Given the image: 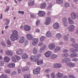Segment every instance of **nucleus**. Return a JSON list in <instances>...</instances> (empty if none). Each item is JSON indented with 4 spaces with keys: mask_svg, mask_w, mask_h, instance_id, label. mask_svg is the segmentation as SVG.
Here are the masks:
<instances>
[{
    "mask_svg": "<svg viewBox=\"0 0 78 78\" xmlns=\"http://www.w3.org/2000/svg\"><path fill=\"white\" fill-rule=\"evenodd\" d=\"M18 32L16 30H14L13 31L12 34L10 37V39L12 41H14L17 39H18L19 37L18 35Z\"/></svg>",
    "mask_w": 78,
    "mask_h": 78,
    "instance_id": "obj_1",
    "label": "nucleus"
},
{
    "mask_svg": "<svg viewBox=\"0 0 78 78\" xmlns=\"http://www.w3.org/2000/svg\"><path fill=\"white\" fill-rule=\"evenodd\" d=\"M40 70H41V68L39 67H37L33 70V72L34 74H35V75H38L40 73Z\"/></svg>",
    "mask_w": 78,
    "mask_h": 78,
    "instance_id": "obj_2",
    "label": "nucleus"
},
{
    "mask_svg": "<svg viewBox=\"0 0 78 78\" xmlns=\"http://www.w3.org/2000/svg\"><path fill=\"white\" fill-rule=\"evenodd\" d=\"M67 19L66 17H64L63 19V25L65 27H67L68 25V22H67Z\"/></svg>",
    "mask_w": 78,
    "mask_h": 78,
    "instance_id": "obj_3",
    "label": "nucleus"
},
{
    "mask_svg": "<svg viewBox=\"0 0 78 78\" xmlns=\"http://www.w3.org/2000/svg\"><path fill=\"white\" fill-rule=\"evenodd\" d=\"M39 58L37 55H36L33 58H30V60L31 61H34V62H36L38 60H39Z\"/></svg>",
    "mask_w": 78,
    "mask_h": 78,
    "instance_id": "obj_4",
    "label": "nucleus"
},
{
    "mask_svg": "<svg viewBox=\"0 0 78 78\" xmlns=\"http://www.w3.org/2000/svg\"><path fill=\"white\" fill-rule=\"evenodd\" d=\"M38 15L41 17H44L45 16V12L43 11H40L38 13Z\"/></svg>",
    "mask_w": 78,
    "mask_h": 78,
    "instance_id": "obj_5",
    "label": "nucleus"
},
{
    "mask_svg": "<svg viewBox=\"0 0 78 78\" xmlns=\"http://www.w3.org/2000/svg\"><path fill=\"white\" fill-rule=\"evenodd\" d=\"M38 42H39V40L37 38H34L32 42L33 45H36L37 44Z\"/></svg>",
    "mask_w": 78,
    "mask_h": 78,
    "instance_id": "obj_6",
    "label": "nucleus"
},
{
    "mask_svg": "<svg viewBox=\"0 0 78 78\" xmlns=\"http://www.w3.org/2000/svg\"><path fill=\"white\" fill-rule=\"evenodd\" d=\"M53 27L54 29L57 30L59 28V24L58 23H56L53 25Z\"/></svg>",
    "mask_w": 78,
    "mask_h": 78,
    "instance_id": "obj_7",
    "label": "nucleus"
},
{
    "mask_svg": "<svg viewBox=\"0 0 78 78\" xmlns=\"http://www.w3.org/2000/svg\"><path fill=\"white\" fill-rule=\"evenodd\" d=\"M48 47L50 50H53L55 48V44L54 43H52L49 44Z\"/></svg>",
    "mask_w": 78,
    "mask_h": 78,
    "instance_id": "obj_8",
    "label": "nucleus"
},
{
    "mask_svg": "<svg viewBox=\"0 0 78 78\" xmlns=\"http://www.w3.org/2000/svg\"><path fill=\"white\" fill-rule=\"evenodd\" d=\"M16 53L17 55H20L21 56L23 55V50L21 49H19L18 51H16Z\"/></svg>",
    "mask_w": 78,
    "mask_h": 78,
    "instance_id": "obj_9",
    "label": "nucleus"
},
{
    "mask_svg": "<svg viewBox=\"0 0 78 78\" xmlns=\"http://www.w3.org/2000/svg\"><path fill=\"white\" fill-rule=\"evenodd\" d=\"M24 30L27 31H28L31 30V27L28 25L24 26Z\"/></svg>",
    "mask_w": 78,
    "mask_h": 78,
    "instance_id": "obj_10",
    "label": "nucleus"
},
{
    "mask_svg": "<svg viewBox=\"0 0 78 78\" xmlns=\"http://www.w3.org/2000/svg\"><path fill=\"white\" fill-rule=\"evenodd\" d=\"M56 76L57 78H62L64 76V74L63 73H58L57 74Z\"/></svg>",
    "mask_w": 78,
    "mask_h": 78,
    "instance_id": "obj_11",
    "label": "nucleus"
},
{
    "mask_svg": "<svg viewBox=\"0 0 78 78\" xmlns=\"http://www.w3.org/2000/svg\"><path fill=\"white\" fill-rule=\"evenodd\" d=\"M75 28V26L73 25H71L69 26V31L72 32Z\"/></svg>",
    "mask_w": 78,
    "mask_h": 78,
    "instance_id": "obj_12",
    "label": "nucleus"
},
{
    "mask_svg": "<svg viewBox=\"0 0 78 78\" xmlns=\"http://www.w3.org/2000/svg\"><path fill=\"white\" fill-rule=\"evenodd\" d=\"M67 65L68 66V67H74V66H75V64L73 63L69 62L67 63Z\"/></svg>",
    "mask_w": 78,
    "mask_h": 78,
    "instance_id": "obj_13",
    "label": "nucleus"
},
{
    "mask_svg": "<svg viewBox=\"0 0 78 78\" xmlns=\"http://www.w3.org/2000/svg\"><path fill=\"white\" fill-rule=\"evenodd\" d=\"M71 18L74 20L76 18V13L75 12H73L71 14Z\"/></svg>",
    "mask_w": 78,
    "mask_h": 78,
    "instance_id": "obj_14",
    "label": "nucleus"
},
{
    "mask_svg": "<svg viewBox=\"0 0 78 78\" xmlns=\"http://www.w3.org/2000/svg\"><path fill=\"white\" fill-rule=\"evenodd\" d=\"M70 61V58H66L62 60V62H66L67 63V62H69Z\"/></svg>",
    "mask_w": 78,
    "mask_h": 78,
    "instance_id": "obj_15",
    "label": "nucleus"
},
{
    "mask_svg": "<svg viewBox=\"0 0 78 78\" xmlns=\"http://www.w3.org/2000/svg\"><path fill=\"white\" fill-rule=\"evenodd\" d=\"M45 56L46 57H49L50 56V55H51V52L50 51H47L45 53Z\"/></svg>",
    "mask_w": 78,
    "mask_h": 78,
    "instance_id": "obj_16",
    "label": "nucleus"
},
{
    "mask_svg": "<svg viewBox=\"0 0 78 78\" xmlns=\"http://www.w3.org/2000/svg\"><path fill=\"white\" fill-rule=\"evenodd\" d=\"M47 5V4H46V3L44 2L43 3H42L40 6L41 8H45V7H46V6Z\"/></svg>",
    "mask_w": 78,
    "mask_h": 78,
    "instance_id": "obj_17",
    "label": "nucleus"
},
{
    "mask_svg": "<svg viewBox=\"0 0 78 78\" xmlns=\"http://www.w3.org/2000/svg\"><path fill=\"white\" fill-rule=\"evenodd\" d=\"M5 53L6 54V55H10V56H12L13 55L12 52L11 51H6L5 52Z\"/></svg>",
    "mask_w": 78,
    "mask_h": 78,
    "instance_id": "obj_18",
    "label": "nucleus"
},
{
    "mask_svg": "<svg viewBox=\"0 0 78 78\" xmlns=\"http://www.w3.org/2000/svg\"><path fill=\"white\" fill-rule=\"evenodd\" d=\"M27 37L28 39H29V40H32V39H33L32 36L30 34H28L27 35Z\"/></svg>",
    "mask_w": 78,
    "mask_h": 78,
    "instance_id": "obj_19",
    "label": "nucleus"
},
{
    "mask_svg": "<svg viewBox=\"0 0 78 78\" xmlns=\"http://www.w3.org/2000/svg\"><path fill=\"white\" fill-rule=\"evenodd\" d=\"M4 61L6 62H8L10 61V58L8 57H5L4 58Z\"/></svg>",
    "mask_w": 78,
    "mask_h": 78,
    "instance_id": "obj_20",
    "label": "nucleus"
},
{
    "mask_svg": "<svg viewBox=\"0 0 78 78\" xmlns=\"http://www.w3.org/2000/svg\"><path fill=\"white\" fill-rule=\"evenodd\" d=\"M61 48L60 47L57 46L55 48L54 51L55 52L59 51H60V50H61Z\"/></svg>",
    "mask_w": 78,
    "mask_h": 78,
    "instance_id": "obj_21",
    "label": "nucleus"
},
{
    "mask_svg": "<svg viewBox=\"0 0 78 78\" xmlns=\"http://www.w3.org/2000/svg\"><path fill=\"white\" fill-rule=\"evenodd\" d=\"M8 66L9 67H10V68H13V67H15V64L14 63L9 64L8 65Z\"/></svg>",
    "mask_w": 78,
    "mask_h": 78,
    "instance_id": "obj_22",
    "label": "nucleus"
},
{
    "mask_svg": "<svg viewBox=\"0 0 78 78\" xmlns=\"http://www.w3.org/2000/svg\"><path fill=\"white\" fill-rule=\"evenodd\" d=\"M28 58V56L27 54L26 53H24L22 56V58L23 59H27Z\"/></svg>",
    "mask_w": 78,
    "mask_h": 78,
    "instance_id": "obj_23",
    "label": "nucleus"
},
{
    "mask_svg": "<svg viewBox=\"0 0 78 78\" xmlns=\"http://www.w3.org/2000/svg\"><path fill=\"white\" fill-rule=\"evenodd\" d=\"M22 71L23 72H25L29 70V68L27 66H25L22 69Z\"/></svg>",
    "mask_w": 78,
    "mask_h": 78,
    "instance_id": "obj_24",
    "label": "nucleus"
},
{
    "mask_svg": "<svg viewBox=\"0 0 78 78\" xmlns=\"http://www.w3.org/2000/svg\"><path fill=\"white\" fill-rule=\"evenodd\" d=\"M70 51L71 52H76V51H77V52H78V48L76 49L72 48L70 49Z\"/></svg>",
    "mask_w": 78,
    "mask_h": 78,
    "instance_id": "obj_25",
    "label": "nucleus"
},
{
    "mask_svg": "<svg viewBox=\"0 0 78 78\" xmlns=\"http://www.w3.org/2000/svg\"><path fill=\"white\" fill-rule=\"evenodd\" d=\"M24 41H25V38H24V37H21L20 40L19 42L20 43H21V44H22L23 43V42Z\"/></svg>",
    "mask_w": 78,
    "mask_h": 78,
    "instance_id": "obj_26",
    "label": "nucleus"
},
{
    "mask_svg": "<svg viewBox=\"0 0 78 78\" xmlns=\"http://www.w3.org/2000/svg\"><path fill=\"white\" fill-rule=\"evenodd\" d=\"M37 65L38 66H39V65H41V64H43V60H40L38 61L37 62Z\"/></svg>",
    "mask_w": 78,
    "mask_h": 78,
    "instance_id": "obj_27",
    "label": "nucleus"
},
{
    "mask_svg": "<svg viewBox=\"0 0 78 78\" xmlns=\"http://www.w3.org/2000/svg\"><path fill=\"white\" fill-rule=\"evenodd\" d=\"M46 36L48 37H50L51 36V34L50 32H48L46 34Z\"/></svg>",
    "mask_w": 78,
    "mask_h": 78,
    "instance_id": "obj_28",
    "label": "nucleus"
},
{
    "mask_svg": "<svg viewBox=\"0 0 78 78\" xmlns=\"http://www.w3.org/2000/svg\"><path fill=\"white\" fill-rule=\"evenodd\" d=\"M37 50L36 49V48H34V49L33 50V53L34 55H36V54H37Z\"/></svg>",
    "mask_w": 78,
    "mask_h": 78,
    "instance_id": "obj_29",
    "label": "nucleus"
},
{
    "mask_svg": "<svg viewBox=\"0 0 78 78\" xmlns=\"http://www.w3.org/2000/svg\"><path fill=\"white\" fill-rule=\"evenodd\" d=\"M62 37V35L60 33L57 34L56 35V38H61Z\"/></svg>",
    "mask_w": 78,
    "mask_h": 78,
    "instance_id": "obj_30",
    "label": "nucleus"
},
{
    "mask_svg": "<svg viewBox=\"0 0 78 78\" xmlns=\"http://www.w3.org/2000/svg\"><path fill=\"white\" fill-rule=\"evenodd\" d=\"M77 55L75 53H72L70 55V57L71 58H73V57H76Z\"/></svg>",
    "mask_w": 78,
    "mask_h": 78,
    "instance_id": "obj_31",
    "label": "nucleus"
},
{
    "mask_svg": "<svg viewBox=\"0 0 78 78\" xmlns=\"http://www.w3.org/2000/svg\"><path fill=\"white\" fill-rule=\"evenodd\" d=\"M45 48H46V46L45 45H44L43 46L42 48H40V50L41 52H42V51L45 50Z\"/></svg>",
    "mask_w": 78,
    "mask_h": 78,
    "instance_id": "obj_32",
    "label": "nucleus"
},
{
    "mask_svg": "<svg viewBox=\"0 0 78 78\" xmlns=\"http://www.w3.org/2000/svg\"><path fill=\"white\" fill-rule=\"evenodd\" d=\"M34 1H32L31 2H28V5L29 6H32V5H34Z\"/></svg>",
    "mask_w": 78,
    "mask_h": 78,
    "instance_id": "obj_33",
    "label": "nucleus"
},
{
    "mask_svg": "<svg viewBox=\"0 0 78 78\" xmlns=\"http://www.w3.org/2000/svg\"><path fill=\"white\" fill-rule=\"evenodd\" d=\"M56 1L57 3L61 4L63 3V1L62 0H56Z\"/></svg>",
    "mask_w": 78,
    "mask_h": 78,
    "instance_id": "obj_34",
    "label": "nucleus"
},
{
    "mask_svg": "<svg viewBox=\"0 0 78 78\" xmlns=\"http://www.w3.org/2000/svg\"><path fill=\"white\" fill-rule=\"evenodd\" d=\"M65 7H66V8H68V7H69V6H70V5L69 4V3L67 2H65Z\"/></svg>",
    "mask_w": 78,
    "mask_h": 78,
    "instance_id": "obj_35",
    "label": "nucleus"
},
{
    "mask_svg": "<svg viewBox=\"0 0 78 78\" xmlns=\"http://www.w3.org/2000/svg\"><path fill=\"white\" fill-rule=\"evenodd\" d=\"M57 58V55L55 54H53L51 57V59H55V58Z\"/></svg>",
    "mask_w": 78,
    "mask_h": 78,
    "instance_id": "obj_36",
    "label": "nucleus"
},
{
    "mask_svg": "<svg viewBox=\"0 0 78 78\" xmlns=\"http://www.w3.org/2000/svg\"><path fill=\"white\" fill-rule=\"evenodd\" d=\"M69 23H70V24H73V21L72 20V19L70 18H69Z\"/></svg>",
    "mask_w": 78,
    "mask_h": 78,
    "instance_id": "obj_37",
    "label": "nucleus"
},
{
    "mask_svg": "<svg viewBox=\"0 0 78 78\" xmlns=\"http://www.w3.org/2000/svg\"><path fill=\"white\" fill-rule=\"evenodd\" d=\"M12 61H13V62H16V61H17L15 57L14 56L12 57Z\"/></svg>",
    "mask_w": 78,
    "mask_h": 78,
    "instance_id": "obj_38",
    "label": "nucleus"
},
{
    "mask_svg": "<svg viewBox=\"0 0 78 78\" xmlns=\"http://www.w3.org/2000/svg\"><path fill=\"white\" fill-rule=\"evenodd\" d=\"M24 78H30L31 77L30 75L28 74H26L24 76Z\"/></svg>",
    "mask_w": 78,
    "mask_h": 78,
    "instance_id": "obj_39",
    "label": "nucleus"
},
{
    "mask_svg": "<svg viewBox=\"0 0 78 78\" xmlns=\"http://www.w3.org/2000/svg\"><path fill=\"white\" fill-rule=\"evenodd\" d=\"M0 78H7V76L6 75L2 74L0 76Z\"/></svg>",
    "mask_w": 78,
    "mask_h": 78,
    "instance_id": "obj_40",
    "label": "nucleus"
},
{
    "mask_svg": "<svg viewBox=\"0 0 78 78\" xmlns=\"http://www.w3.org/2000/svg\"><path fill=\"white\" fill-rule=\"evenodd\" d=\"M72 45L74 48H78V44H72Z\"/></svg>",
    "mask_w": 78,
    "mask_h": 78,
    "instance_id": "obj_41",
    "label": "nucleus"
},
{
    "mask_svg": "<svg viewBox=\"0 0 78 78\" xmlns=\"http://www.w3.org/2000/svg\"><path fill=\"white\" fill-rule=\"evenodd\" d=\"M64 39L66 41H67L68 39H69V37L67 35H65V36L64 37Z\"/></svg>",
    "mask_w": 78,
    "mask_h": 78,
    "instance_id": "obj_42",
    "label": "nucleus"
},
{
    "mask_svg": "<svg viewBox=\"0 0 78 78\" xmlns=\"http://www.w3.org/2000/svg\"><path fill=\"white\" fill-rule=\"evenodd\" d=\"M69 56V55L68 53H66L63 55V56L64 58H67Z\"/></svg>",
    "mask_w": 78,
    "mask_h": 78,
    "instance_id": "obj_43",
    "label": "nucleus"
},
{
    "mask_svg": "<svg viewBox=\"0 0 78 78\" xmlns=\"http://www.w3.org/2000/svg\"><path fill=\"white\" fill-rule=\"evenodd\" d=\"M45 39V37L44 36H42L40 37V41H44V39Z\"/></svg>",
    "mask_w": 78,
    "mask_h": 78,
    "instance_id": "obj_44",
    "label": "nucleus"
},
{
    "mask_svg": "<svg viewBox=\"0 0 78 78\" xmlns=\"http://www.w3.org/2000/svg\"><path fill=\"white\" fill-rule=\"evenodd\" d=\"M46 20H47V21L50 22H51V18H50V17H47V18Z\"/></svg>",
    "mask_w": 78,
    "mask_h": 78,
    "instance_id": "obj_45",
    "label": "nucleus"
},
{
    "mask_svg": "<svg viewBox=\"0 0 78 78\" xmlns=\"http://www.w3.org/2000/svg\"><path fill=\"white\" fill-rule=\"evenodd\" d=\"M15 56L17 60L19 61V60L20 59V57H19V56L16 55Z\"/></svg>",
    "mask_w": 78,
    "mask_h": 78,
    "instance_id": "obj_46",
    "label": "nucleus"
},
{
    "mask_svg": "<svg viewBox=\"0 0 78 78\" xmlns=\"http://www.w3.org/2000/svg\"><path fill=\"white\" fill-rule=\"evenodd\" d=\"M50 22H49V21H48L46 20V21L45 22L44 24L45 25H49V24H50Z\"/></svg>",
    "mask_w": 78,
    "mask_h": 78,
    "instance_id": "obj_47",
    "label": "nucleus"
},
{
    "mask_svg": "<svg viewBox=\"0 0 78 78\" xmlns=\"http://www.w3.org/2000/svg\"><path fill=\"white\" fill-rule=\"evenodd\" d=\"M4 63H5V62L4 61H2L0 62V66H3L4 65Z\"/></svg>",
    "mask_w": 78,
    "mask_h": 78,
    "instance_id": "obj_48",
    "label": "nucleus"
},
{
    "mask_svg": "<svg viewBox=\"0 0 78 78\" xmlns=\"http://www.w3.org/2000/svg\"><path fill=\"white\" fill-rule=\"evenodd\" d=\"M78 61V59L75 58L72 59V61H74V62H76Z\"/></svg>",
    "mask_w": 78,
    "mask_h": 78,
    "instance_id": "obj_49",
    "label": "nucleus"
},
{
    "mask_svg": "<svg viewBox=\"0 0 78 78\" xmlns=\"http://www.w3.org/2000/svg\"><path fill=\"white\" fill-rule=\"evenodd\" d=\"M40 23V21L39 20H37V21L36 23V26H37L38 25H39V23Z\"/></svg>",
    "mask_w": 78,
    "mask_h": 78,
    "instance_id": "obj_50",
    "label": "nucleus"
},
{
    "mask_svg": "<svg viewBox=\"0 0 78 78\" xmlns=\"http://www.w3.org/2000/svg\"><path fill=\"white\" fill-rule=\"evenodd\" d=\"M7 44H8V45H11V41H10L9 40H8L7 41Z\"/></svg>",
    "mask_w": 78,
    "mask_h": 78,
    "instance_id": "obj_51",
    "label": "nucleus"
},
{
    "mask_svg": "<svg viewBox=\"0 0 78 78\" xmlns=\"http://www.w3.org/2000/svg\"><path fill=\"white\" fill-rule=\"evenodd\" d=\"M51 77L52 78H55V73H52L51 74Z\"/></svg>",
    "mask_w": 78,
    "mask_h": 78,
    "instance_id": "obj_52",
    "label": "nucleus"
},
{
    "mask_svg": "<svg viewBox=\"0 0 78 78\" xmlns=\"http://www.w3.org/2000/svg\"><path fill=\"white\" fill-rule=\"evenodd\" d=\"M48 10H51V5H49L47 8Z\"/></svg>",
    "mask_w": 78,
    "mask_h": 78,
    "instance_id": "obj_53",
    "label": "nucleus"
},
{
    "mask_svg": "<svg viewBox=\"0 0 78 78\" xmlns=\"http://www.w3.org/2000/svg\"><path fill=\"white\" fill-rule=\"evenodd\" d=\"M1 44L3 47H6V44H5V42H2L1 43Z\"/></svg>",
    "mask_w": 78,
    "mask_h": 78,
    "instance_id": "obj_54",
    "label": "nucleus"
},
{
    "mask_svg": "<svg viewBox=\"0 0 78 78\" xmlns=\"http://www.w3.org/2000/svg\"><path fill=\"white\" fill-rule=\"evenodd\" d=\"M54 67L55 68H58V64L55 63L54 64Z\"/></svg>",
    "mask_w": 78,
    "mask_h": 78,
    "instance_id": "obj_55",
    "label": "nucleus"
},
{
    "mask_svg": "<svg viewBox=\"0 0 78 78\" xmlns=\"http://www.w3.org/2000/svg\"><path fill=\"white\" fill-rule=\"evenodd\" d=\"M18 12L20 14H22V15H23V14H24V12H23V11H18Z\"/></svg>",
    "mask_w": 78,
    "mask_h": 78,
    "instance_id": "obj_56",
    "label": "nucleus"
},
{
    "mask_svg": "<svg viewBox=\"0 0 78 78\" xmlns=\"http://www.w3.org/2000/svg\"><path fill=\"white\" fill-rule=\"evenodd\" d=\"M5 73H7L9 74L10 73V71L8 69H6L5 71Z\"/></svg>",
    "mask_w": 78,
    "mask_h": 78,
    "instance_id": "obj_57",
    "label": "nucleus"
},
{
    "mask_svg": "<svg viewBox=\"0 0 78 78\" xmlns=\"http://www.w3.org/2000/svg\"><path fill=\"white\" fill-rule=\"evenodd\" d=\"M9 7H7L5 10V12H6L8 11H9Z\"/></svg>",
    "mask_w": 78,
    "mask_h": 78,
    "instance_id": "obj_58",
    "label": "nucleus"
},
{
    "mask_svg": "<svg viewBox=\"0 0 78 78\" xmlns=\"http://www.w3.org/2000/svg\"><path fill=\"white\" fill-rule=\"evenodd\" d=\"M71 40L74 43H75V39L73 38H71Z\"/></svg>",
    "mask_w": 78,
    "mask_h": 78,
    "instance_id": "obj_59",
    "label": "nucleus"
},
{
    "mask_svg": "<svg viewBox=\"0 0 78 78\" xmlns=\"http://www.w3.org/2000/svg\"><path fill=\"white\" fill-rule=\"evenodd\" d=\"M62 67V65H61V64L59 63L58 64V68H60V67Z\"/></svg>",
    "mask_w": 78,
    "mask_h": 78,
    "instance_id": "obj_60",
    "label": "nucleus"
},
{
    "mask_svg": "<svg viewBox=\"0 0 78 78\" xmlns=\"http://www.w3.org/2000/svg\"><path fill=\"white\" fill-rule=\"evenodd\" d=\"M44 44V43H42V42H41L39 43V44H38V46H41V45H42Z\"/></svg>",
    "mask_w": 78,
    "mask_h": 78,
    "instance_id": "obj_61",
    "label": "nucleus"
},
{
    "mask_svg": "<svg viewBox=\"0 0 78 78\" xmlns=\"http://www.w3.org/2000/svg\"><path fill=\"white\" fill-rule=\"evenodd\" d=\"M30 17L31 18H34V17H35V16L33 14H31Z\"/></svg>",
    "mask_w": 78,
    "mask_h": 78,
    "instance_id": "obj_62",
    "label": "nucleus"
},
{
    "mask_svg": "<svg viewBox=\"0 0 78 78\" xmlns=\"http://www.w3.org/2000/svg\"><path fill=\"white\" fill-rule=\"evenodd\" d=\"M18 74H20L21 73V69H19L18 70Z\"/></svg>",
    "mask_w": 78,
    "mask_h": 78,
    "instance_id": "obj_63",
    "label": "nucleus"
},
{
    "mask_svg": "<svg viewBox=\"0 0 78 78\" xmlns=\"http://www.w3.org/2000/svg\"><path fill=\"white\" fill-rule=\"evenodd\" d=\"M69 51H68V50H66V49H64L63 50V52L64 53H67V52H68Z\"/></svg>",
    "mask_w": 78,
    "mask_h": 78,
    "instance_id": "obj_64",
    "label": "nucleus"
}]
</instances>
